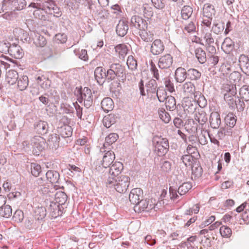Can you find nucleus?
Returning <instances> with one entry per match:
<instances>
[{
	"mask_svg": "<svg viewBox=\"0 0 249 249\" xmlns=\"http://www.w3.org/2000/svg\"><path fill=\"white\" fill-rule=\"evenodd\" d=\"M203 14L204 17L207 18H213V16L215 14L213 6L209 3L204 4L203 8Z\"/></svg>",
	"mask_w": 249,
	"mask_h": 249,
	"instance_id": "32",
	"label": "nucleus"
},
{
	"mask_svg": "<svg viewBox=\"0 0 249 249\" xmlns=\"http://www.w3.org/2000/svg\"><path fill=\"white\" fill-rule=\"evenodd\" d=\"M119 136L117 133H113L109 134L105 140V142L104 144V147H106L107 146L111 145L114 143L118 139Z\"/></svg>",
	"mask_w": 249,
	"mask_h": 249,
	"instance_id": "42",
	"label": "nucleus"
},
{
	"mask_svg": "<svg viewBox=\"0 0 249 249\" xmlns=\"http://www.w3.org/2000/svg\"><path fill=\"white\" fill-rule=\"evenodd\" d=\"M210 125L213 129H218L221 124L220 114L217 112H213L210 116Z\"/></svg>",
	"mask_w": 249,
	"mask_h": 249,
	"instance_id": "19",
	"label": "nucleus"
},
{
	"mask_svg": "<svg viewBox=\"0 0 249 249\" xmlns=\"http://www.w3.org/2000/svg\"><path fill=\"white\" fill-rule=\"evenodd\" d=\"M115 49V51L119 53L120 58H124L128 51L127 46L124 44L117 45Z\"/></svg>",
	"mask_w": 249,
	"mask_h": 249,
	"instance_id": "39",
	"label": "nucleus"
},
{
	"mask_svg": "<svg viewBox=\"0 0 249 249\" xmlns=\"http://www.w3.org/2000/svg\"><path fill=\"white\" fill-rule=\"evenodd\" d=\"M35 128L36 132L41 135L46 134L49 130L47 122L43 121H39L35 123Z\"/></svg>",
	"mask_w": 249,
	"mask_h": 249,
	"instance_id": "20",
	"label": "nucleus"
},
{
	"mask_svg": "<svg viewBox=\"0 0 249 249\" xmlns=\"http://www.w3.org/2000/svg\"><path fill=\"white\" fill-rule=\"evenodd\" d=\"M11 44L5 41L0 42V52L4 53H9Z\"/></svg>",
	"mask_w": 249,
	"mask_h": 249,
	"instance_id": "61",
	"label": "nucleus"
},
{
	"mask_svg": "<svg viewBox=\"0 0 249 249\" xmlns=\"http://www.w3.org/2000/svg\"><path fill=\"white\" fill-rule=\"evenodd\" d=\"M18 73L15 70H9L6 73V81L11 85L16 84L18 78Z\"/></svg>",
	"mask_w": 249,
	"mask_h": 249,
	"instance_id": "26",
	"label": "nucleus"
},
{
	"mask_svg": "<svg viewBox=\"0 0 249 249\" xmlns=\"http://www.w3.org/2000/svg\"><path fill=\"white\" fill-rule=\"evenodd\" d=\"M79 96L77 98V100L79 103L84 101V106L88 108L92 104L93 96L91 90L87 87H85L83 89L78 91Z\"/></svg>",
	"mask_w": 249,
	"mask_h": 249,
	"instance_id": "4",
	"label": "nucleus"
},
{
	"mask_svg": "<svg viewBox=\"0 0 249 249\" xmlns=\"http://www.w3.org/2000/svg\"><path fill=\"white\" fill-rule=\"evenodd\" d=\"M106 70L102 67H97L94 71V76L98 83L102 85L106 81Z\"/></svg>",
	"mask_w": 249,
	"mask_h": 249,
	"instance_id": "17",
	"label": "nucleus"
},
{
	"mask_svg": "<svg viewBox=\"0 0 249 249\" xmlns=\"http://www.w3.org/2000/svg\"><path fill=\"white\" fill-rule=\"evenodd\" d=\"M143 198V191L139 188L133 189L129 195L130 202L136 206L139 202Z\"/></svg>",
	"mask_w": 249,
	"mask_h": 249,
	"instance_id": "11",
	"label": "nucleus"
},
{
	"mask_svg": "<svg viewBox=\"0 0 249 249\" xmlns=\"http://www.w3.org/2000/svg\"><path fill=\"white\" fill-rule=\"evenodd\" d=\"M225 28V24L223 22L214 23L212 27L214 33L218 35L223 32Z\"/></svg>",
	"mask_w": 249,
	"mask_h": 249,
	"instance_id": "54",
	"label": "nucleus"
},
{
	"mask_svg": "<svg viewBox=\"0 0 249 249\" xmlns=\"http://www.w3.org/2000/svg\"><path fill=\"white\" fill-rule=\"evenodd\" d=\"M187 71L182 67L178 68L175 72V78L177 82L182 83L187 77Z\"/></svg>",
	"mask_w": 249,
	"mask_h": 249,
	"instance_id": "22",
	"label": "nucleus"
},
{
	"mask_svg": "<svg viewBox=\"0 0 249 249\" xmlns=\"http://www.w3.org/2000/svg\"><path fill=\"white\" fill-rule=\"evenodd\" d=\"M105 183L107 187L113 188L119 193H124L129 185L130 178L125 175L117 178L108 176Z\"/></svg>",
	"mask_w": 249,
	"mask_h": 249,
	"instance_id": "1",
	"label": "nucleus"
},
{
	"mask_svg": "<svg viewBox=\"0 0 249 249\" xmlns=\"http://www.w3.org/2000/svg\"><path fill=\"white\" fill-rule=\"evenodd\" d=\"M148 24L146 21L138 16H133L131 19L130 28L135 32L146 31Z\"/></svg>",
	"mask_w": 249,
	"mask_h": 249,
	"instance_id": "6",
	"label": "nucleus"
},
{
	"mask_svg": "<svg viewBox=\"0 0 249 249\" xmlns=\"http://www.w3.org/2000/svg\"><path fill=\"white\" fill-rule=\"evenodd\" d=\"M26 5L27 2L26 0H14V1H12L10 9L13 11H20L25 9Z\"/></svg>",
	"mask_w": 249,
	"mask_h": 249,
	"instance_id": "27",
	"label": "nucleus"
},
{
	"mask_svg": "<svg viewBox=\"0 0 249 249\" xmlns=\"http://www.w3.org/2000/svg\"><path fill=\"white\" fill-rule=\"evenodd\" d=\"M126 64L128 69L131 71L135 70L137 68V61L132 55L128 57Z\"/></svg>",
	"mask_w": 249,
	"mask_h": 249,
	"instance_id": "50",
	"label": "nucleus"
},
{
	"mask_svg": "<svg viewBox=\"0 0 249 249\" xmlns=\"http://www.w3.org/2000/svg\"><path fill=\"white\" fill-rule=\"evenodd\" d=\"M164 45L160 39L155 40L151 44L150 52L154 55L161 54L164 50Z\"/></svg>",
	"mask_w": 249,
	"mask_h": 249,
	"instance_id": "13",
	"label": "nucleus"
},
{
	"mask_svg": "<svg viewBox=\"0 0 249 249\" xmlns=\"http://www.w3.org/2000/svg\"><path fill=\"white\" fill-rule=\"evenodd\" d=\"M47 180L52 183H59V173L54 170H48L46 173Z\"/></svg>",
	"mask_w": 249,
	"mask_h": 249,
	"instance_id": "23",
	"label": "nucleus"
},
{
	"mask_svg": "<svg viewBox=\"0 0 249 249\" xmlns=\"http://www.w3.org/2000/svg\"><path fill=\"white\" fill-rule=\"evenodd\" d=\"M48 12L50 14H53V16L56 18H59L62 15V12L60 8L57 6L55 4L51 7Z\"/></svg>",
	"mask_w": 249,
	"mask_h": 249,
	"instance_id": "64",
	"label": "nucleus"
},
{
	"mask_svg": "<svg viewBox=\"0 0 249 249\" xmlns=\"http://www.w3.org/2000/svg\"><path fill=\"white\" fill-rule=\"evenodd\" d=\"M109 68L117 75L118 78L122 80L125 79V67L119 63H113L110 65Z\"/></svg>",
	"mask_w": 249,
	"mask_h": 249,
	"instance_id": "14",
	"label": "nucleus"
},
{
	"mask_svg": "<svg viewBox=\"0 0 249 249\" xmlns=\"http://www.w3.org/2000/svg\"><path fill=\"white\" fill-rule=\"evenodd\" d=\"M192 174L194 176L195 178H199L201 176L203 172L202 168L201 166L197 164L196 166L195 165H192Z\"/></svg>",
	"mask_w": 249,
	"mask_h": 249,
	"instance_id": "60",
	"label": "nucleus"
},
{
	"mask_svg": "<svg viewBox=\"0 0 249 249\" xmlns=\"http://www.w3.org/2000/svg\"><path fill=\"white\" fill-rule=\"evenodd\" d=\"M157 97L160 102H163L167 98V92L163 87H159L156 92Z\"/></svg>",
	"mask_w": 249,
	"mask_h": 249,
	"instance_id": "45",
	"label": "nucleus"
},
{
	"mask_svg": "<svg viewBox=\"0 0 249 249\" xmlns=\"http://www.w3.org/2000/svg\"><path fill=\"white\" fill-rule=\"evenodd\" d=\"M155 207L154 204L152 202L149 203V200L143 199L142 198L139 202V203L134 206V210L136 212H142V211L149 212Z\"/></svg>",
	"mask_w": 249,
	"mask_h": 249,
	"instance_id": "10",
	"label": "nucleus"
},
{
	"mask_svg": "<svg viewBox=\"0 0 249 249\" xmlns=\"http://www.w3.org/2000/svg\"><path fill=\"white\" fill-rule=\"evenodd\" d=\"M128 30V22L124 19L120 20L116 27V34L119 36L123 37L126 35Z\"/></svg>",
	"mask_w": 249,
	"mask_h": 249,
	"instance_id": "15",
	"label": "nucleus"
},
{
	"mask_svg": "<svg viewBox=\"0 0 249 249\" xmlns=\"http://www.w3.org/2000/svg\"><path fill=\"white\" fill-rule=\"evenodd\" d=\"M24 218L23 212L20 210H18L15 211L14 213L13 219L17 222H21Z\"/></svg>",
	"mask_w": 249,
	"mask_h": 249,
	"instance_id": "63",
	"label": "nucleus"
},
{
	"mask_svg": "<svg viewBox=\"0 0 249 249\" xmlns=\"http://www.w3.org/2000/svg\"><path fill=\"white\" fill-rule=\"evenodd\" d=\"M239 94L241 98L245 101H249V86L244 85L240 89Z\"/></svg>",
	"mask_w": 249,
	"mask_h": 249,
	"instance_id": "48",
	"label": "nucleus"
},
{
	"mask_svg": "<svg viewBox=\"0 0 249 249\" xmlns=\"http://www.w3.org/2000/svg\"><path fill=\"white\" fill-rule=\"evenodd\" d=\"M234 42L229 37H226L222 43L221 48L227 54L230 53L234 49Z\"/></svg>",
	"mask_w": 249,
	"mask_h": 249,
	"instance_id": "25",
	"label": "nucleus"
},
{
	"mask_svg": "<svg viewBox=\"0 0 249 249\" xmlns=\"http://www.w3.org/2000/svg\"><path fill=\"white\" fill-rule=\"evenodd\" d=\"M47 211L46 207H36L34 210L35 218L38 221L42 220L46 215Z\"/></svg>",
	"mask_w": 249,
	"mask_h": 249,
	"instance_id": "30",
	"label": "nucleus"
},
{
	"mask_svg": "<svg viewBox=\"0 0 249 249\" xmlns=\"http://www.w3.org/2000/svg\"><path fill=\"white\" fill-rule=\"evenodd\" d=\"M59 135L54 133L49 135L47 144L50 148L56 150L59 145Z\"/></svg>",
	"mask_w": 249,
	"mask_h": 249,
	"instance_id": "21",
	"label": "nucleus"
},
{
	"mask_svg": "<svg viewBox=\"0 0 249 249\" xmlns=\"http://www.w3.org/2000/svg\"><path fill=\"white\" fill-rule=\"evenodd\" d=\"M173 63V57L169 53L161 56L158 61V66L161 69H167L170 68Z\"/></svg>",
	"mask_w": 249,
	"mask_h": 249,
	"instance_id": "9",
	"label": "nucleus"
},
{
	"mask_svg": "<svg viewBox=\"0 0 249 249\" xmlns=\"http://www.w3.org/2000/svg\"><path fill=\"white\" fill-rule=\"evenodd\" d=\"M227 92L224 94V100L231 108H234L235 96L236 94L235 85H228L225 88Z\"/></svg>",
	"mask_w": 249,
	"mask_h": 249,
	"instance_id": "7",
	"label": "nucleus"
},
{
	"mask_svg": "<svg viewBox=\"0 0 249 249\" xmlns=\"http://www.w3.org/2000/svg\"><path fill=\"white\" fill-rule=\"evenodd\" d=\"M46 142L43 137L35 136L31 139V145L32 146L33 152L34 155H39L45 147Z\"/></svg>",
	"mask_w": 249,
	"mask_h": 249,
	"instance_id": "5",
	"label": "nucleus"
},
{
	"mask_svg": "<svg viewBox=\"0 0 249 249\" xmlns=\"http://www.w3.org/2000/svg\"><path fill=\"white\" fill-rule=\"evenodd\" d=\"M101 159H97L94 163L95 164V170L99 173L103 172L104 169L109 167L114 162L115 155L113 151L111 150L102 151L101 149L99 154Z\"/></svg>",
	"mask_w": 249,
	"mask_h": 249,
	"instance_id": "2",
	"label": "nucleus"
},
{
	"mask_svg": "<svg viewBox=\"0 0 249 249\" xmlns=\"http://www.w3.org/2000/svg\"><path fill=\"white\" fill-rule=\"evenodd\" d=\"M180 160L182 162L187 166H192L193 161L196 160L194 157L190 154H186L181 157Z\"/></svg>",
	"mask_w": 249,
	"mask_h": 249,
	"instance_id": "49",
	"label": "nucleus"
},
{
	"mask_svg": "<svg viewBox=\"0 0 249 249\" xmlns=\"http://www.w3.org/2000/svg\"><path fill=\"white\" fill-rule=\"evenodd\" d=\"M36 80L37 83L44 89H48L51 86V80L44 75L37 76Z\"/></svg>",
	"mask_w": 249,
	"mask_h": 249,
	"instance_id": "29",
	"label": "nucleus"
},
{
	"mask_svg": "<svg viewBox=\"0 0 249 249\" xmlns=\"http://www.w3.org/2000/svg\"><path fill=\"white\" fill-rule=\"evenodd\" d=\"M36 39L34 41V43L36 46L43 47L47 43L46 38L42 36L37 34L36 35Z\"/></svg>",
	"mask_w": 249,
	"mask_h": 249,
	"instance_id": "55",
	"label": "nucleus"
},
{
	"mask_svg": "<svg viewBox=\"0 0 249 249\" xmlns=\"http://www.w3.org/2000/svg\"><path fill=\"white\" fill-rule=\"evenodd\" d=\"M138 33L142 39L145 42H151L153 40V35L151 34H148L146 31H141Z\"/></svg>",
	"mask_w": 249,
	"mask_h": 249,
	"instance_id": "56",
	"label": "nucleus"
},
{
	"mask_svg": "<svg viewBox=\"0 0 249 249\" xmlns=\"http://www.w3.org/2000/svg\"><path fill=\"white\" fill-rule=\"evenodd\" d=\"M0 215L4 217L8 218L11 216L12 213V209L9 205H4L0 208Z\"/></svg>",
	"mask_w": 249,
	"mask_h": 249,
	"instance_id": "43",
	"label": "nucleus"
},
{
	"mask_svg": "<svg viewBox=\"0 0 249 249\" xmlns=\"http://www.w3.org/2000/svg\"><path fill=\"white\" fill-rule=\"evenodd\" d=\"M194 119L202 126L204 125L208 120L207 114L202 109L198 110V111L196 112Z\"/></svg>",
	"mask_w": 249,
	"mask_h": 249,
	"instance_id": "24",
	"label": "nucleus"
},
{
	"mask_svg": "<svg viewBox=\"0 0 249 249\" xmlns=\"http://www.w3.org/2000/svg\"><path fill=\"white\" fill-rule=\"evenodd\" d=\"M193 13V8L189 5L184 6L181 10V17L184 20L191 18Z\"/></svg>",
	"mask_w": 249,
	"mask_h": 249,
	"instance_id": "31",
	"label": "nucleus"
},
{
	"mask_svg": "<svg viewBox=\"0 0 249 249\" xmlns=\"http://www.w3.org/2000/svg\"><path fill=\"white\" fill-rule=\"evenodd\" d=\"M195 52L196 57L200 64H204L206 62L207 59L205 51L201 48H197Z\"/></svg>",
	"mask_w": 249,
	"mask_h": 249,
	"instance_id": "34",
	"label": "nucleus"
},
{
	"mask_svg": "<svg viewBox=\"0 0 249 249\" xmlns=\"http://www.w3.org/2000/svg\"><path fill=\"white\" fill-rule=\"evenodd\" d=\"M45 203L47 211L52 217L56 218L62 215L63 213L59 204L48 200L46 201Z\"/></svg>",
	"mask_w": 249,
	"mask_h": 249,
	"instance_id": "8",
	"label": "nucleus"
},
{
	"mask_svg": "<svg viewBox=\"0 0 249 249\" xmlns=\"http://www.w3.org/2000/svg\"><path fill=\"white\" fill-rule=\"evenodd\" d=\"M62 137L67 138L71 136L72 129L69 125H64L60 127L58 130Z\"/></svg>",
	"mask_w": 249,
	"mask_h": 249,
	"instance_id": "38",
	"label": "nucleus"
},
{
	"mask_svg": "<svg viewBox=\"0 0 249 249\" xmlns=\"http://www.w3.org/2000/svg\"><path fill=\"white\" fill-rule=\"evenodd\" d=\"M236 116L232 113H229L225 118L227 126L233 127L236 123Z\"/></svg>",
	"mask_w": 249,
	"mask_h": 249,
	"instance_id": "44",
	"label": "nucleus"
},
{
	"mask_svg": "<svg viewBox=\"0 0 249 249\" xmlns=\"http://www.w3.org/2000/svg\"><path fill=\"white\" fill-rule=\"evenodd\" d=\"M155 151L159 156L165 155L169 150V142L167 138L154 137L152 141Z\"/></svg>",
	"mask_w": 249,
	"mask_h": 249,
	"instance_id": "3",
	"label": "nucleus"
},
{
	"mask_svg": "<svg viewBox=\"0 0 249 249\" xmlns=\"http://www.w3.org/2000/svg\"><path fill=\"white\" fill-rule=\"evenodd\" d=\"M74 53L81 60L84 61H87L88 60L87 51L85 49H82L81 50H74Z\"/></svg>",
	"mask_w": 249,
	"mask_h": 249,
	"instance_id": "57",
	"label": "nucleus"
},
{
	"mask_svg": "<svg viewBox=\"0 0 249 249\" xmlns=\"http://www.w3.org/2000/svg\"><path fill=\"white\" fill-rule=\"evenodd\" d=\"M106 81L107 82L115 80L116 78L118 77L114 72L111 70L110 68L106 71Z\"/></svg>",
	"mask_w": 249,
	"mask_h": 249,
	"instance_id": "62",
	"label": "nucleus"
},
{
	"mask_svg": "<svg viewBox=\"0 0 249 249\" xmlns=\"http://www.w3.org/2000/svg\"><path fill=\"white\" fill-rule=\"evenodd\" d=\"M67 198V195L62 191L57 192L55 195V202L59 204L61 207L62 205L66 202Z\"/></svg>",
	"mask_w": 249,
	"mask_h": 249,
	"instance_id": "33",
	"label": "nucleus"
},
{
	"mask_svg": "<svg viewBox=\"0 0 249 249\" xmlns=\"http://www.w3.org/2000/svg\"><path fill=\"white\" fill-rule=\"evenodd\" d=\"M30 168L32 174L35 177L38 176L41 172L40 165L36 163H32Z\"/></svg>",
	"mask_w": 249,
	"mask_h": 249,
	"instance_id": "53",
	"label": "nucleus"
},
{
	"mask_svg": "<svg viewBox=\"0 0 249 249\" xmlns=\"http://www.w3.org/2000/svg\"><path fill=\"white\" fill-rule=\"evenodd\" d=\"M147 93H155L157 90V83L155 80H150L145 85Z\"/></svg>",
	"mask_w": 249,
	"mask_h": 249,
	"instance_id": "41",
	"label": "nucleus"
},
{
	"mask_svg": "<svg viewBox=\"0 0 249 249\" xmlns=\"http://www.w3.org/2000/svg\"><path fill=\"white\" fill-rule=\"evenodd\" d=\"M165 101L167 109L170 111H173L176 108V102L174 97L168 96Z\"/></svg>",
	"mask_w": 249,
	"mask_h": 249,
	"instance_id": "40",
	"label": "nucleus"
},
{
	"mask_svg": "<svg viewBox=\"0 0 249 249\" xmlns=\"http://www.w3.org/2000/svg\"><path fill=\"white\" fill-rule=\"evenodd\" d=\"M142 10L145 18L149 19L153 17L154 14L153 8L149 4L147 3L143 4L142 7Z\"/></svg>",
	"mask_w": 249,
	"mask_h": 249,
	"instance_id": "37",
	"label": "nucleus"
},
{
	"mask_svg": "<svg viewBox=\"0 0 249 249\" xmlns=\"http://www.w3.org/2000/svg\"><path fill=\"white\" fill-rule=\"evenodd\" d=\"M8 53L16 59H20L23 55V51L20 46L15 43L11 44Z\"/></svg>",
	"mask_w": 249,
	"mask_h": 249,
	"instance_id": "16",
	"label": "nucleus"
},
{
	"mask_svg": "<svg viewBox=\"0 0 249 249\" xmlns=\"http://www.w3.org/2000/svg\"><path fill=\"white\" fill-rule=\"evenodd\" d=\"M158 112L160 119L165 123H168L170 122L171 120L170 115L163 108H159Z\"/></svg>",
	"mask_w": 249,
	"mask_h": 249,
	"instance_id": "46",
	"label": "nucleus"
},
{
	"mask_svg": "<svg viewBox=\"0 0 249 249\" xmlns=\"http://www.w3.org/2000/svg\"><path fill=\"white\" fill-rule=\"evenodd\" d=\"M187 78L192 81H197L200 79L201 73L195 69H189L187 71Z\"/></svg>",
	"mask_w": 249,
	"mask_h": 249,
	"instance_id": "35",
	"label": "nucleus"
},
{
	"mask_svg": "<svg viewBox=\"0 0 249 249\" xmlns=\"http://www.w3.org/2000/svg\"><path fill=\"white\" fill-rule=\"evenodd\" d=\"M18 87L19 90H23L25 89L28 86L29 80L26 75H22L19 77L18 81Z\"/></svg>",
	"mask_w": 249,
	"mask_h": 249,
	"instance_id": "36",
	"label": "nucleus"
},
{
	"mask_svg": "<svg viewBox=\"0 0 249 249\" xmlns=\"http://www.w3.org/2000/svg\"><path fill=\"white\" fill-rule=\"evenodd\" d=\"M108 176L112 177H119V175L121 173L124 168L123 164L119 161H115L109 167Z\"/></svg>",
	"mask_w": 249,
	"mask_h": 249,
	"instance_id": "12",
	"label": "nucleus"
},
{
	"mask_svg": "<svg viewBox=\"0 0 249 249\" xmlns=\"http://www.w3.org/2000/svg\"><path fill=\"white\" fill-rule=\"evenodd\" d=\"M192 188V185L190 182L183 183L178 188V193L180 196L185 195Z\"/></svg>",
	"mask_w": 249,
	"mask_h": 249,
	"instance_id": "47",
	"label": "nucleus"
},
{
	"mask_svg": "<svg viewBox=\"0 0 249 249\" xmlns=\"http://www.w3.org/2000/svg\"><path fill=\"white\" fill-rule=\"evenodd\" d=\"M54 4L53 0H45L43 2L40 3L41 10L45 11L48 9L49 11Z\"/></svg>",
	"mask_w": 249,
	"mask_h": 249,
	"instance_id": "58",
	"label": "nucleus"
},
{
	"mask_svg": "<svg viewBox=\"0 0 249 249\" xmlns=\"http://www.w3.org/2000/svg\"><path fill=\"white\" fill-rule=\"evenodd\" d=\"M183 91L187 93L193 94L195 90L194 85L191 82H187L183 85Z\"/></svg>",
	"mask_w": 249,
	"mask_h": 249,
	"instance_id": "52",
	"label": "nucleus"
},
{
	"mask_svg": "<svg viewBox=\"0 0 249 249\" xmlns=\"http://www.w3.org/2000/svg\"><path fill=\"white\" fill-rule=\"evenodd\" d=\"M220 233L223 237H229L231 234V229L226 226H222L220 228Z\"/></svg>",
	"mask_w": 249,
	"mask_h": 249,
	"instance_id": "59",
	"label": "nucleus"
},
{
	"mask_svg": "<svg viewBox=\"0 0 249 249\" xmlns=\"http://www.w3.org/2000/svg\"><path fill=\"white\" fill-rule=\"evenodd\" d=\"M164 84L166 89L170 92L175 91V86L173 80H171L169 77H166L164 79Z\"/></svg>",
	"mask_w": 249,
	"mask_h": 249,
	"instance_id": "51",
	"label": "nucleus"
},
{
	"mask_svg": "<svg viewBox=\"0 0 249 249\" xmlns=\"http://www.w3.org/2000/svg\"><path fill=\"white\" fill-rule=\"evenodd\" d=\"M101 107L105 112H108L113 109L114 103L111 98L107 97L104 98L101 102Z\"/></svg>",
	"mask_w": 249,
	"mask_h": 249,
	"instance_id": "28",
	"label": "nucleus"
},
{
	"mask_svg": "<svg viewBox=\"0 0 249 249\" xmlns=\"http://www.w3.org/2000/svg\"><path fill=\"white\" fill-rule=\"evenodd\" d=\"M239 65L242 71L249 76V58L244 54H241L238 59Z\"/></svg>",
	"mask_w": 249,
	"mask_h": 249,
	"instance_id": "18",
	"label": "nucleus"
}]
</instances>
